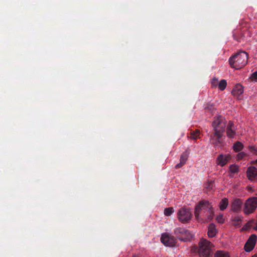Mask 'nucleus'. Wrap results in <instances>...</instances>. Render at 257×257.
I'll use <instances>...</instances> for the list:
<instances>
[{
  "mask_svg": "<svg viewBox=\"0 0 257 257\" xmlns=\"http://www.w3.org/2000/svg\"><path fill=\"white\" fill-rule=\"evenodd\" d=\"M248 150L250 153L254 154H257V148L252 146H249L248 147Z\"/></svg>",
  "mask_w": 257,
  "mask_h": 257,
  "instance_id": "obj_26",
  "label": "nucleus"
},
{
  "mask_svg": "<svg viewBox=\"0 0 257 257\" xmlns=\"http://www.w3.org/2000/svg\"><path fill=\"white\" fill-rule=\"evenodd\" d=\"M250 78L252 81H255L257 79V71L253 72L251 74Z\"/></svg>",
  "mask_w": 257,
  "mask_h": 257,
  "instance_id": "obj_28",
  "label": "nucleus"
},
{
  "mask_svg": "<svg viewBox=\"0 0 257 257\" xmlns=\"http://www.w3.org/2000/svg\"><path fill=\"white\" fill-rule=\"evenodd\" d=\"M230 170L232 173L238 172V168L235 165H232L230 167Z\"/></svg>",
  "mask_w": 257,
  "mask_h": 257,
  "instance_id": "obj_27",
  "label": "nucleus"
},
{
  "mask_svg": "<svg viewBox=\"0 0 257 257\" xmlns=\"http://www.w3.org/2000/svg\"><path fill=\"white\" fill-rule=\"evenodd\" d=\"M184 164H181V162H180L179 163L177 164L176 166H175V168L176 169H179L180 168H181L182 166H183Z\"/></svg>",
  "mask_w": 257,
  "mask_h": 257,
  "instance_id": "obj_30",
  "label": "nucleus"
},
{
  "mask_svg": "<svg viewBox=\"0 0 257 257\" xmlns=\"http://www.w3.org/2000/svg\"><path fill=\"white\" fill-rule=\"evenodd\" d=\"M246 156V154L244 152H241L237 154V159L240 160Z\"/></svg>",
  "mask_w": 257,
  "mask_h": 257,
  "instance_id": "obj_29",
  "label": "nucleus"
},
{
  "mask_svg": "<svg viewBox=\"0 0 257 257\" xmlns=\"http://www.w3.org/2000/svg\"><path fill=\"white\" fill-rule=\"evenodd\" d=\"M161 241L165 245L170 247L175 246L177 243L174 236L167 233H164L162 234Z\"/></svg>",
  "mask_w": 257,
  "mask_h": 257,
  "instance_id": "obj_8",
  "label": "nucleus"
},
{
  "mask_svg": "<svg viewBox=\"0 0 257 257\" xmlns=\"http://www.w3.org/2000/svg\"><path fill=\"white\" fill-rule=\"evenodd\" d=\"M243 92V88L240 84H236L233 88L231 93L238 99H241L242 98V93Z\"/></svg>",
  "mask_w": 257,
  "mask_h": 257,
  "instance_id": "obj_11",
  "label": "nucleus"
},
{
  "mask_svg": "<svg viewBox=\"0 0 257 257\" xmlns=\"http://www.w3.org/2000/svg\"><path fill=\"white\" fill-rule=\"evenodd\" d=\"M174 212V210L173 207H169V208H166L165 209L164 213L165 215L169 216Z\"/></svg>",
  "mask_w": 257,
  "mask_h": 257,
  "instance_id": "obj_24",
  "label": "nucleus"
},
{
  "mask_svg": "<svg viewBox=\"0 0 257 257\" xmlns=\"http://www.w3.org/2000/svg\"><path fill=\"white\" fill-rule=\"evenodd\" d=\"M225 126L226 121L223 116H218L214 117L212 122L214 133L210 136V140L216 148H219L222 146L223 133L224 132Z\"/></svg>",
  "mask_w": 257,
  "mask_h": 257,
  "instance_id": "obj_2",
  "label": "nucleus"
},
{
  "mask_svg": "<svg viewBox=\"0 0 257 257\" xmlns=\"http://www.w3.org/2000/svg\"><path fill=\"white\" fill-rule=\"evenodd\" d=\"M251 257H257V255L254 254V255H252Z\"/></svg>",
  "mask_w": 257,
  "mask_h": 257,
  "instance_id": "obj_31",
  "label": "nucleus"
},
{
  "mask_svg": "<svg viewBox=\"0 0 257 257\" xmlns=\"http://www.w3.org/2000/svg\"><path fill=\"white\" fill-rule=\"evenodd\" d=\"M177 215L179 220L183 223H187L192 217L190 210L184 207L179 210Z\"/></svg>",
  "mask_w": 257,
  "mask_h": 257,
  "instance_id": "obj_7",
  "label": "nucleus"
},
{
  "mask_svg": "<svg viewBox=\"0 0 257 257\" xmlns=\"http://www.w3.org/2000/svg\"><path fill=\"white\" fill-rule=\"evenodd\" d=\"M174 233L178 239L183 241L189 240L193 236L188 230L182 227L176 228Z\"/></svg>",
  "mask_w": 257,
  "mask_h": 257,
  "instance_id": "obj_6",
  "label": "nucleus"
},
{
  "mask_svg": "<svg viewBox=\"0 0 257 257\" xmlns=\"http://www.w3.org/2000/svg\"><path fill=\"white\" fill-rule=\"evenodd\" d=\"M219 81L216 78H213L211 79V86L212 88H217L218 87V84Z\"/></svg>",
  "mask_w": 257,
  "mask_h": 257,
  "instance_id": "obj_23",
  "label": "nucleus"
},
{
  "mask_svg": "<svg viewBox=\"0 0 257 257\" xmlns=\"http://www.w3.org/2000/svg\"><path fill=\"white\" fill-rule=\"evenodd\" d=\"M237 220H239V221H241V219H238Z\"/></svg>",
  "mask_w": 257,
  "mask_h": 257,
  "instance_id": "obj_33",
  "label": "nucleus"
},
{
  "mask_svg": "<svg viewBox=\"0 0 257 257\" xmlns=\"http://www.w3.org/2000/svg\"><path fill=\"white\" fill-rule=\"evenodd\" d=\"M194 214L198 222L201 223H206L213 219L214 209L209 201L202 200L195 206Z\"/></svg>",
  "mask_w": 257,
  "mask_h": 257,
  "instance_id": "obj_1",
  "label": "nucleus"
},
{
  "mask_svg": "<svg viewBox=\"0 0 257 257\" xmlns=\"http://www.w3.org/2000/svg\"><path fill=\"white\" fill-rule=\"evenodd\" d=\"M205 111L212 115L215 112L216 109L212 104H208L205 107Z\"/></svg>",
  "mask_w": 257,
  "mask_h": 257,
  "instance_id": "obj_20",
  "label": "nucleus"
},
{
  "mask_svg": "<svg viewBox=\"0 0 257 257\" xmlns=\"http://www.w3.org/2000/svg\"><path fill=\"white\" fill-rule=\"evenodd\" d=\"M216 221L220 224H222L224 222L225 218L223 216V214L221 213H219L216 217Z\"/></svg>",
  "mask_w": 257,
  "mask_h": 257,
  "instance_id": "obj_22",
  "label": "nucleus"
},
{
  "mask_svg": "<svg viewBox=\"0 0 257 257\" xmlns=\"http://www.w3.org/2000/svg\"><path fill=\"white\" fill-rule=\"evenodd\" d=\"M229 253L227 251L217 250L214 254V257H230Z\"/></svg>",
  "mask_w": 257,
  "mask_h": 257,
  "instance_id": "obj_17",
  "label": "nucleus"
},
{
  "mask_svg": "<svg viewBox=\"0 0 257 257\" xmlns=\"http://www.w3.org/2000/svg\"><path fill=\"white\" fill-rule=\"evenodd\" d=\"M257 207V197H250L248 198L245 203L243 212L245 214H249L253 213Z\"/></svg>",
  "mask_w": 257,
  "mask_h": 257,
  "instance_id": "obj_5",
  "label": "nucleus"
},
{
  "mask_svg": "<svg viewBox=\"0 0 257 257\" xmlns=\"http://www.w3.org/2000/svg\"><path fill=\"white\" fill-rule=\"evenodd\" d=\"M212 244L206 239H201L199 242L198 252L200 257H210L212 253Z\"/></svg>",
  "mask_w": 257,
  "mask_h": 257,
  "instance_id": "obj_4",
  "label": "nucleus"
},
{
  "mask_svg": "<svg viewBox=\"0 0 257 257\" xmlns=\"http://www.w3.org/2000/svg\"><path fill=\"white\" fill-rule=\"evenodd\" d=\"M228 205V200L226 198H224L222 199L219 205V209L221 211L224 210L227 207Z\"/></svg>",
  "mask_w": 257,
  "mask_h": 257,
  "instance_id": "obj_16",
  "label": "nucleus"
},
{
  "mask_svg": "<svg viewBox=\"0 0 257 257\" xmlns=\"http://www.w3.org/2000/svg\"><path fill=\"white\" fill-rule=\"evenodd\" d=\"M227 136L229 138H233L235 136V128L233 123L230 121L227 126Z\"/></svg>",
  "mask_w": 257,
  "mask_h": 257,
  "instance_id": "obj_13",
  "label": "nucleus"
},
{
  "mask_svg": "<svg viewBox=\"0 0 257 257\" xmlns=\"http://www.w3.org/2000/svg\"><path fill=\"white\" fill-rule=\"evenodd\" d=\"M188 159V156L186 154H182L180 157V161L182 164H185Z\"/></svg>",
  "mask_w": 257,
  "mask_h": 257,
  "instance_id": "obj_25",
  "label": "nucleus"
},
{
  "mask_svg": "<svg viewBox=\"0 0 257 257\" xmlns=\"http://www.w3.org/2000/svg\"><path fill=\"white\" fill-rule=\"evenodd\" d=\"M242 204V200L238 198H236L233 200L231 203V209L235 212L238 211L240 210Z\"/></svg>",
  "mask_w": 257,
  "mask_h": 257,
  "instance_id": "obj_14",
  "label": "nucleus"
},
{
  "mask_svg": "<svg viewBox=\"0 0 257 257\" xmlns=\"http://www.w3.org/2000/svg\"><path fill=\"white\" fill-rule=\"evenodd\" d=\"M246 176L251 181H257V168L254 166L249 167L246 170Z\"/></svg>",
  "mask_w": 257,
  "mask_h": 257,
  "instance_id": "obj_10",
  "label": "nucleus"
},
{
  "mask_svg": "<svg viewBox=\"0 0 257 257\" xmlns=\"http://www.w3.org/2000/svg\"><path fill=\"white\" fill-rule=\"evenodd\" d=\"M248 57V54L245 51L237 53L230 57L229 65L231 67L235 69L242 68L247 64Z\"/></svg>",
  "mask_w": 257,
  "mask_h": 257,
  "instance_id": "obj_3",
  "label": "nucleus"
},
{
  "mask_svg": "<svg viewBox=\"0 0 257 257\" xmlns=\"http://www.w3.org/2000/svg\"><path fill=\"white\" fill-rule=\"evenodd\" d=\"M217 233L216 226L213 223H211L208 228V236L209 237H214Z\"/></svg>",
  "mask_w": 257,
  "mask_h": 257,
  "instance_id": "obj_15",
  "label": "nucleus"
},
{
  "mask_svg": "<svg viewBox=\"0 0 257 257\" xmlns=\"http://www.w3.org/2000/svg\"><path fill=\"white\" fill-rule=\"evenodd\" d=\"M255 195L257 196V193H255Z\"/></svg>",
  "mask_w": 257,
  "mask_h": 257,
  "instance_id": "obj_34",
  "label": "nucleus"
},
{
  "mask_svg": "<svg viewBox=\"0 0 257 257\" xmlns=\"http://www.w3.org/2000/svg\"><path fill=\"white\" fill-rule=\"evenodd\" d=\"M257 240V236L254 234H251L247 241L246 242L244 249L246 252H250L254 247Z\"/></svg>",
  "mask_w": 257,
  "mask_h": 257,
  "instance_id": "obj_9",
  "label": "nucleus"
},
{
  "mask_svg": "<svg viewBox=\"0 0 257 257\" xmlns=\"http://www.w3.org/2000/svg\"><path fill=\"white\" fill-rule=\"evenodd\" d=\"M243 147V146L242 144H241V143H240L239 142H236L234 144L233 149L235 152H237L241 151Z\"/></svg>",
  "mask_w": 257,
  "mask_h": 257,
  "instance_id": "obj_21",
  "label": "nucleus"
},
{
  "mask_svg": "<svg viewBox=\"0 0 257 257\" xmlns=\"http://www.w3.org/2000/svg\"><path fill=\"white\" fill-rule=\"evenodd\" d=\"M133 257H139V256L137 255H133Z\"/></svg>",
  "mask_w": 257,
  "mask_h": 257,
  "instance_id": "obj_32",
  "label": "nucleus"
},
{
  "mask_svg": "<svg viewBox=\"0 0 257 257\" xmlns=\"http://www.w3.org/2000/svg\"><path fill=\"white\" fill-rule=\"evenodd\" d=\"M200 131L198 130H196L195 131H192L190 133L189 138L193 140H196L200 138Z\"/></svg>",
  "mask_w": 257,
  "mask_h": 257,
  "instance_id": "obj_18",
  "label": "nucleus"
},
{
  "mask_svg": "<svg viewBox=\"0 0 257 257\" xmlns=\"http://www.w3.org/2000/svg\"><path fill=\"white\" fill-rule=\"evenodd\" d=\"M230 159L229 155H219L216 159V164L220 166H223L227 163Z\"/></svg>",
  "mask_w": 257,
  "mask_h": 257,
  "instance_id": "obj_12",
  "label": "nucleus"
},
{
  "mask_svg": "<svg viewBox=\"0 0 257 257\" xmlns=\"http://www.w3.org/2000/svg\"><path fill=\"white\" fill-rule=\"evenodd\" d=\"M227 86V82L226 80L225 79H222L219 82L218 88V89L221 90L223 91L225 90Z\"/></svg>",
  "mask_w": 257,
  "mask_h": 257,
  "instance_id": "obj_19",
  "label": "nucleus"
}]
</instances>
